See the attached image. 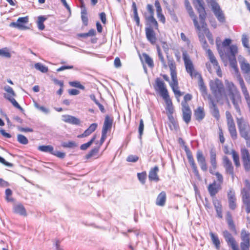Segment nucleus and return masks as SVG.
<instances>
[{
    "label": "nucleus",
    "mask_w": 250,
    "mask_h": 250,
    "mask_svg": "<svg viewBox=\"0 0 250 250\" xmlns=\"http://www.w3.org/2000/svg\"><path fill=\"white\" fill-rule=\"evenodd\" d=\"M240 62L241 68L243 73H250V64L245 61H241Z\"/></svg>",
    "instance_id": "a19ab883"
},
{
    "label": "nucleus",
    "mask_w": 250,
    "mask_h": 250,
    "mask_svg": "<svg viewBox=\"0 0 250 250\" xmlns=\"http://www.w3.org/2000/svg\"><path fill=\"white\" fill-rule=\"evenodd\" d=\"M0 56L9 58L11 55L10 52H8L6 48L0 49Z\"/></svg>",
    "instance_id": "4d7b16f0"
},
{
    "label": "nucleus",
    "mask_w": 250,
    "mask_h": 250,
    "mask_svg": "<svg viewBox=\"0 0 250 250\" xmlns=\"http://www.w3.org/2000/svg\"><path fill=\"white\" fill-rule=\"evenodd\" d=\"M234 161V164L236 167L240 166V163L239 161V157L238 154L234 150H232L231 152Z\"/></svg>",
    "instance_id": "c03bdc74"
},
{
    "label": "nucleus",
    "mask_w": 250,
    "mask_h": 250,
    "mask_svg": "<svg viewBox=\"0 0 250 250\" xmlns=\"http://www.w3.org/2000/svg\"><path fill=\"white\" fill-rule=\"evenodd\" d=\"M97 126L98 125L96 123L92 124L83 133L78 135L77 137L79 138H82L89 136L96 129Z\"/></svg>",
    "instance_id": "393cba45"
},
{
    "label": "nucleus",
    "mask_w": 250,
    "mask_h": 250,
    "mask_svg": "<svg viewBox=\"0 0 250 250\" xmlns=\"http://www.w3.org/2000/svg\"><path fill=\"white\" fill-rule=\"evenodd\" d=\"M145 30L146 37L148 41L152 44L155 43L156 41V38L153 28L151 27H146Z\"/></svg>",
    "instance_id": "4be33fe9"
},
{
    "label": "nucleus",
    "mask_w": 250,
    "mask_h": 250,
    "mask_svg": "<svg viewBox=\"0 0 250 250\" xmlns=\"http://www.w3.org/2000/svg\"><path fill=\"white\" fill-rule=\"evenodd\" d=\"M62 120L65 123L72 125H79L80 124V121L79 119L69 115H62Z\"/></svg>",
    "instance_id": "412c9836"
},
{
    "label": "nucleus",
    "mask_w": 250,
    "mask_h": 250,
    "mask_svg": "<svg viewBox=\"0 0 250 250\" xmlns=\"http://www.w3.org/2000/svg\"><path fill=\"white\" fill-rule=\"evenodd\" d=\"M62 146L63 147L73 148L77 146V145L76 143L74 141H69L68 142L62 143Z\"/></svg>",
    "instance_id": "6e6d98bb"
},
{
    "label": "nucleus",
    "mask_w": 250,
    "mask_h": 250,
    "mask_svg": "<svg viewBox=\"0 0 250 250\" xmlns=\"http://www.w3.org/2000/svg\"><path fill=\"white\" fill-rule=\"evenodd\" d=\"M155 6L156 9L157 15H160L161 12H162V8L159 1L158 0L155 1Z\"/></svg>",
    "instance_id": "774afa93"
},
{
    "label": "nucleus",
    "mask_w": 250,
    "mask_h": 250,
    "mask_svg": "<svg viewBox=\"0 0 250 250\" xmlns=\"http://www.w3.org/2000/svg\"><path fill=\"white\" fill-rule=\"evenodd\" d=\"M208 99L209 101V108L212 116L218 120L220 118V114L216 104L210 95H208Z\"/></svg>",
    "instance_id": "f8f14e48"
},
{
    "label": "nucleus",
    "mask_w": 250,
    "mask_h": 250,
    "mask_svg": "<svg viewBox=\"0 0 250 250\" xmlns=\"http://www.w3.org/2000/svg\"><path fill=\"white\" fill-rule=\"evenodd\" d=\"M4 97L10 101L14 106L21 111H23V109L20 106L16 100L13 97L10 96L9 94H4Z\"/></svg>",
    "instance_id": "473e14b6"
},
{
    "label": "nucleus",
    "mask_w": 250,
    "mask_h": 250,
    "mask_svg": "<svg viewBox=\"0 0 250 250\" xmlns=\"http://www.w3.org/2000/svg\"><path fill=\"white\" fill-rule=\"evenodd\" d=\"M228 97L230 99L237 113L241 116V111L240 107V104L242 103V98L240 93H237L234 94L229 95Z\"/></svg>",
    "instance_id": "423d86ee"
},
{
    "label": "nucleus",
    "mask_w": 250,
    "mask_h": 250,
    "mask_svg": "<svg viewBox=\"0 0 250 250\" xmlns=\"http://www.w3.org/2000/svg\"><path fill=\"white\" fill-rule=\"evenodd\" d=\"M34 106L39 110L43 113L44 114L47 115L50 113V110L44 106L40 105L39 104L36 102L34 103Z\"/></svg>",
    "instance_id": "a18cd8bd"
},
{
    "label": "nucleus",
    "mask_w": 250,
    "mask_h": 250,
    "mask_svg": "<svg viewBox=\"0 0 250 250\" xmlns=\"http://www.w3.org/2000/svg\"><path fill=\"white\" fill-rule=\"evenodd\" d=\"M113 120L107 115L106 116L102 132L107 133V131L111 129Z\"/></svg>",
    "instance_id": "a878e982"
},
{
    "label": "nucleus",
    "mask_w": 250,
    "mask_h": 250,
    "mask_svg": "<svg viewBox=\"0 0 250 250\" xmlns=\"http://www.w3.org/2000/svg\"><path fill=\"white\" fill-rule=\"evenodd\" d=\"M17 141L22 145H27L28 143L27 138L22 134H18L17 135Z\"/></svg>",
    "instance_id": "3c124183"
},
{
    "label": "nucleus",
    "mask_w": 250,
    "mask_h": 250,
    "mask_svg": "<svg viewBox=\"0 0 250 250\" xmlns=\"http://www.w3.org/2000/svg\"><path fill=\"white\" fill-rule=\"evenodd\" d=\"M197 11L199 13L200 22L201 24V26H200V29L202 28L204 32V33H205L206 32V29L209 30L207 27V24L205 21L207 14L205 8L198 9L197 10ZM200 30L201 29H200L199 31H200Z\"/></svg>",
    "instance_id": "2eb2a0df"
},
{
    "label": "nucleus",
    "mask_w": 250,
    "mask_h": 250,
    "mask_svg": "<svg viewBox=\"0 0 250 250\" xmlns=\"http://www.w3.org/2000/svg\"><path fill=\"white\" fill-rule=\"evenodd\" d=\"M14 213L21 216H26L27 214L23 205L21 203H18L14 205L13 207Z\"/></svg>",
    "instance_id": "f3484780"
},
{
    "label": "nucleus",
    "mask_w": 250,
    "mask_h": 250,
    "mask_svg": "<svg viewBox=\"0 0 250 250\" xmlns=\"http://www.w3.org/2000/svg\"><path fill=\"white\" fill-rule=\"evenodd\" d=\"M229 53L230 55L229 57H235L236 54L238 52V48L235 45H231L229 47Z\"/></svg>",
    "instance_id": "8fccbe9b"
},
{
    "label": "nucleus",
    "mask_w": 250,
    "mask_h": 250,
    "mask_svg": "<svg viewBox=\"0 0 250 250\" xmlns=\"http://www.w3.org/2000/svg\"><path fill=\"white\" fill-rule=\"evenodd\" d=\"M34 66L37 70L42 72V73H47L48 71V67L40 62L35 63Z\"/></svg>",
    "instance_id": "37998d69"
},
{
    "label": "nucleus",
    "mask_w": 250,
    "mask_h": 250,
    "mask_svg": "<svg viewBox=\"0 0 250 250\" xmlns=\"http://www.w3.org/2000/svg\"><path fill=\"white\" fill-rule=\"evenodd\" d=\"M159 170V167L157 166L150 169L148 174V178L150 181H153L156 182L159 181L160 179L158 175Z\"/></svg>",
    "instance_id": "6ab92c4d"
},
{
    "label": "nucleus",
    "mask_w": 250,
    "mask_h": 250,
    "mask_svg": "<svg viewBox=\"0 0 250 250\" xmlns=\"http://www.w3.org/2000/svg\"><path fill=\"white\" fill-rule=\"evenodd\" d=\"M185 151L186 153V155L187 157V159L191 167L193 172L195 174V175L197 176H199V172L197 169V166L195 163L193 157L192 156V154L189 149L187 146H185Z\"/></svg>",
    "instance_id": "9d476101"
},
{
    "label": "nucleus",
    "mask_w": 250,
    "mask_h": 250,
    "mask_svg": "<svg viewBox=\"0 0 250 250\" xmlns=\"http://www.w3.org/2000/svg\"><path fill=\"white\" fill-rule=\"evenodd\" d=\"M194 5L197 10L205 8L203 0H193Z\"/></svg>",
    "instance_id": "603ef678"
},
{
    "label": "nucleus",
    "mask_w": 250,
    "mask_h": 250,
    "mask_svg": "<svg viewBox=\"0 0 250 250\" xmlns=\"http://www.w3.org/2000/svg\"><path fill=\"white\" fill-rule=\"evenodd\" d=\"M242 159L244 169L247 171L250 170V153L246 148L241 150Z\"/></svg>",
    "instance_id": "1a4fd4ad"
},
{
    "label": "nucleus",
    "mask_w": 250,
    "mask_h": 250,
    "mask_svg": "<svg viewBox=\"0 0 250 250\" xmlns=\"http://www.w3.org/2000/svg\"><path fill=\"white\" fill-rule=\"evenodd\" d=\"M197 77L199 79L198 84L200 90L201 92L202 96L204 97V98H205L206 97H208V95H209V94H208L207 87L204 84L201 75L200 74H199Z\"/></svg>",
    "instance_id": "5701e85b"
},
{
    "label": "nucleus",
    "mask_w": 250,
    "mask_h": 250,
    "mask_svg": "<svg viewBox=\"0 0 250 250\" xmlns=\"http://www.w3.org/2000/svg\"><path fill=\"white\" fill-rule=\"evenodd\" d=\"M242 201L246 206V211L248 213H250V194L249 191L244 188L241 191Z\"/></svg>",
    "instance_id": "4468645a"
},
{
    "label": "nucleus",
    "mask_w": 250,
    "mask_h": 250,
    "mask_svg": "<svg viewBox=\"0 0 250 250\" xmlns=\"http://www.w3.org/2000/svg\"><path fill=\"white\" fill-rule=\"evenodd\" d=\"M218 21L221 23L226 22L225 15L216 0H206Z\"/></svg>",
    "instance_id": "7ed1b4c3"
},
{
    "label": "nucleus",
    "mask_w": 250,
    "mask_h": 250,
    "mask_svg": "<svg viewBox=\"0 0 250 250\" xmlns=\"http://www.w3.org/2000/svg\"><path fill=\"white\" fill-rule=\"evenodd\" d=\"M28 21V17H20L18 19L17 22H11L10 26L18 29H23L25 28L23 24L27 23Z\"/></svg>",
    "instance_id": "dca6fc26"
},
{
    "label": "nucleus",
    "mask_w": 250,
    "mask_h": 250,
    "mask_svg": "<svg viewBox=\"0 0 250 250\" xmlns=\"http://www.w3.org/2000/svg\"><path fill=\"white\" fill-rule=\"evenodd\" d=\"M84 13H85L84 14V13H83V12H81V19H82V22H83V24L85 26H86L88 24V18H87V11H86Z\"/></svg>",
    "instance_id": "e2e57ef3"
},
{
    "label": "nucleus",
    "mask_w": 250,
    "mask_h": 250,
    "mask_svg": "<svg viewBox=\"0 0 250 250\" xmlns=\"http://www.w3.org/2000/svg\"><path fill=\"white\" fill-rule=\"evenodd\" d=\"M219 186V185L216 184L215 181L209 185L208 186V191L210 196L213 197L218 193Z\"/></svg>",
    "instance_id": "c85d7f7f"
},
{
    "label": "nucleus",
    "mask_w": 250,
    "mask_h": 250,
    "mask_svg": "<svg viewBox=\"0 0 250 250\" xmlns=\"http://www.w3.org/2000/svg\"><path fill=\"white\" fill-rule=\"evenodd\" d=\"M38 150L46 153H49L51 154L53 153L54 148L50 145L40 146L38 147Z\"/></svg>",
    "instance_id": "4c0bfd02"
},
{
    "label": "nucleus",
    "mask_w": 250,
    "mask_h": 250,
    "mask_svg": "<svg viewBox=\"0 0 250 250\" xmlns=\"http://www.w3.org/2000/svg\"><path fill=\"white\" fill-rule=\"evenodd\" d=\"M146 20L147 22V24L149 26V27L157 29L158 24L156 19L154 18V16L150 15L149 16L146 17Z\"/></svg>",
    "instance_id": "7c9ffc66"
},
{
    "label": "nucleus",
    "mask_w": 250,
    "mask_h": 250,
    "mask_svg": "<svg viewBox=\"0 0 250 250\" xmlns=\"http://www.w3.org/2000/svg\"><path fill=\"white\" fill-rule=\"evenodd\" d=\"M228 96L240 92L236 85L232 82L229 81H225Z\"/></svg>",
    "instance_id": "aec40b11"
},
{
    "label": "nucleus",
    "mask_w": 250,
    "mask_h": 250,
    "mask_svg": "<svg viewBox=\"0 0 250 250\" xmlns=\"http://www.w3.org/2000/svg\"><path fill=\"white\" fill-rule=\"evenodd\" d=\"M213 204L216 211L217 217L222 218L223 217L222 206L221 202L217 199H214L213 200Z\"/></svg>",
    "instance_id": "bb28decb"
},
{
    "label": "nucleus",
    "mask_w": 250,
    "mask_h": 250,
    "mask_svg": "<svg viewBox=\"0 0 250 250\" xmlns=\"http://www.w3.org/2000/svg\"><path fill=\"white\" fill-rule=\"evenodd\" d=\"M4 89L5 91H6L8 94H9L10 96L11 97H15L16 96V93H15L14 91L12 89V87H11L9 85H6L4 87Z\"/></svg>",
    "instance_id": "680f3d73"
},
{
    "label": "nucleus",
    "mask_w": 250,
    "mask_h": 250,
    "mask_svg": "<svg viewBox=\"0 0 250 250\" xmlns=\"http://www.w3.org/2000/svg\"><path fill=\"white\" fill-rule=\"evenodd\" d=\"M96 138V136L95 135L92 137V138L90 139V140L89 141H88L87 143L82 145L80 146V149L83 150H85L87 149L92 144V143L93 142H94Z\"/></svg>",
    "instance_id": "49530a36"
},
{
    "label": "nucleus",
    "mask_w": 250,
    "mask_h": 250,
    "mask_svg": "<svg viewBox=\"0 0 250 250\" xmlns=\"http://www.w3.org/2000/svg\"><path fill=\"white\" fill-rule=\"evenodd\" d=\"M166 201V193L165 191H162L157 196L156 201V204L159 206H164Z\"/></svg>",
    "instance_id": "cd10ccee"
},
{
    "label": "nucleus",
    "mask_w": 250,
    "mask_h": 250,
    "mask_svg": "<svg viewBox=\"0 0 250 250\" xmlns=\"http://www.w3.org/2000/svg\"><path fill=\"white\" fill-rule=\"evenodd\" d=\"M229 62L230 66L234 69L236 76L238 74H240L239 73L238 69L237 66V62L235 57H229Z\"/></svg>",
    "instance_id": "ea45409f"
},
{
    "label": "nucleus",
    "mask_w": 250,
    "mask_h": 250,
    "mask_svg": "<svg viewBox=\"0 0 250 250\" xmlns=\"http://www.w3.org/2000/svg\"><path fill=\"white\" fill-rule=\"evenodd\" d=\"M227 126L232 139L236 140L237 138V134L234 121L227 122Z\"/></svg>",
    "instance_id": "a211bd4d"
},
{
    "label": "nucleus",
    "mask_w": 250,
    "mask_h": 250,
    "mask_svg": "<svg viewBox=\"0 0 250 250\" xmlns=\"http://www.w3.org/2000/svg\"><path fill=\"white\" fill-rule=\"evenodd\" d=\"M168 64L170 69V72L176 71V66L175 62L173 60L168 59Z\"/></svg>",
    "instance_id": "69168bd1"
},
{
    "label": "nucleus",
    "mask_w": 250,
    "mask_h": 250,
    "mask_svg": "<svg viewBox=\"0 0 250 250\" xmlns=\"http://www.w3.org/2000/svg\"><path fill=\"white\" fill-rule=\"evenodd\" d=\"M249 38L246 34H243L242 37V42L243 46L247 48L250 49L249 44Z\"/></svg>",
    "instance_id": "5fc2aeb1"
},
{
    "label": "nucleus",
    "mask_w": 250,
    "mask_h": 250,
    "mask_svg": "<svg viewBox=\"0 0 250 250\" xmlns=\"http://www.w3.org/2000/svg\"><path fill=\"white\" fill-rule=\"evenodd\" d=\"M137 177L138 179L142 184H144L145 183L146 177V172L138 173Z\"/></svg>",
    "instance_id": "13d9d810"
},
{
    "label": "nucleus",
    "mask_w": 250,
    "mask_h": 250,
    "mask_svg": "<svg viewBox=\"0 0 250 250\" xmlns=\"http://www.w3.org/2000/svg\"><path fill=\"white\" fill-rule=\"evenodd\" d=\"M143 57L145 62L147 64L149 67L152 68L154 66L153 61L148 55L146 53H143Z\"/></svg>",
    "instance_id": "de8ad7c7"
},
{
    "label": "nucleus",
    "mask_w": 250,
    "mask_h": 250,
    "mask_svg": "<svg viewBox=\"0 0 250 250\" xmlns=\"http://www.w3.org/2000/svg\"><path fill=\"white\" fill-rule=\"evenodd\" d=\"M196 159L201 170L205 172L207 171L208 170V167L206 163V158L203 155V152L201 150H198L197 151Z\"/></svg>",
    "instance_id": "ddd939ff"
},
{
    "label": "nucleus",
    "mask_w": 250,
    "mask_h": 250,
    "mask_svg": "<svg viewBox=\"0 0 250 250\" xmlns=\"http://www.w3.org/2000/svg\"><path fill=\"white\" fill-rule=\"evenodd\" d=\"M187 11H188L190 17L192 19L195 28L198 30H199L200 29V25L198 23V22L197 21V17L195 15V14H194V12L192 8L189 9V10H187Z\"/></svg>",
    "instance_id": "2f4dec72"
},
{
    "label": "nucleus",
    "mask_w": 250,
    "mask_h": 250,
    "mask_svg": "<svg viewBox=\"0 0 250 250\" xmlns=\"http://www.w3.org/2000/svg\"><path fill=\"white\" fill-rule=\"evenodd\" d=\"M216 151L214 149H211L210 150V162L213 169L217 167V163L216 161Z\"/></svg>",
    "instance_id": "72a5a7b5"
},
{
    "label": "nucleus",
    "mask_w": 250,
    "mask_h": 250,
    "mask_svg": "<svg viewBox=\"0 0 250 250\" xmlns=\"http://www.w3.org/2000/svg\"><path fill=\"white\" fill-rule=\"evenodd\" d=\"M156 90H159L161 96L165 100L166 104V110L167 114H173L174 108L172 102L169 98L168 91L166 87L165 83L160 78L155 80V85H154Z\"/></svg>",
    "instance_id": "f257e3e1"
},
{
    "label": "nucleus",
    "mask_w": 250,
    "mask_h": 250,
    "mask_svg": "<svg viewBox=\"0 0 250 250\" xmlns=\"http://www.w3.org/2000/svg\"><path fill=\"white\" fill-rule=\"evenodd\" d=\"M209 235L213 244L214 245L216 249L219 250L220 247V242L217 235L214 234L213 232H210Z\"/></svg>",
    "instance_id": "e433bc0d"
},
{
    "label": "nucleus",
    "mask_w": 250,
    "mask_h": 250,
    "mask_svg": "<svg viewBox=\"0 0 250 250\" xmlns=\"http://www.w3.org/2000/svg\"><path fill=\"white\" fill-rule=\"evenodd\" d=\"M236 122L241 137L246 141L247 147H250V125L243 118H236Z\"/></svg>",
    "instance_id": "f03ea898"
},
{
    "label": "nucleus",
    "mask_w": 250,
    "mask_h": 250,
    "mask_svg": "<svg viewBox=\"0 0 250 250\" xmlns=\"http://www.w3.org/2000/svg\"><path fill=\"white\" fill-rule=\"evenodd\" d=\"M181 105L182 106V118L183 121L188 124L191 121L192 112L188 104L186 102H182Z\"/></svg>",
    "instance_id": "6e6552de"
},
{
    "label": "nucleus",
    "mask_w": 250,
    "mask_h": 250,
    "mask_svg": "<svg viewBox=\"0 0 250 250\" xmlns=\"http://www.w3.org/2000/svg\"><path fill=\"white\" fill-rule=\"evenodd\" d=\"M210 43H213V39L211 33L209 30L206 29V32L204 33Z\"/></svg>",
    "instance_id": "338daca9"
},
{
    "label": "nucleus",
    "mask_w": 250,
    "mask_h": 250,
    "mask_svg": "<svg viewBox=\"0 0 250 250\" xmlns=\"http://www.w3.org/2000/svg\"><path fill=\"white\" fill-rule=\"evenodd\" d=\"M194 115L196 120L198 121H202L205 116L204 107L202 106H198L194 110Z\"/></svg>",
    "instance_id": "b1692460"
},
{
    "label": "nucleus",
    "mask_w": 250,
    "mask_h": 250,
    "mask_svg": "<svg viewBox=\"0 0 250 250\" xmlns=\"http://www.w3.org/2000/svg\"><path fill=\"white\" fill-rule=\"evenodd\" d=\"M183 58L187 72L192 78L197 77L199 74L195 71L193 63L186 51L183 52Z\"/></svg>",
    "instance_id": "39448f33"
},
{
    "label": "nucleus",
    "mask_w": 250,
    "mask_h": 250,
    "mask_svg": "<svg viewBox=\"0 0 250 250\" xmlns=\"http://www.w3.org/2000/svg\"><path fill=\"white\" fill-rule=\"evenodd\" d=\"M144 129V121H143V119H141L140 120V123H139V128H138V131H139V137L140 139H141V138H142V136L143 134Z\"/></svg>",
    "instance_id": "bf43d9fd"
},
{
    "label": "nucleus",
    "mask_w": 250,
    "mask_h": 250,
    "mask_svg": "<svg viewBox=\"0 0 250 250\" xmlns=\"http://www.w3.org/2000/svg\"><path fill=\"white\" fill-rule=\"evenodd\" d=\"M99 150V147L93 148L88 153V154H86V155L85 156L86 158L87 159L90 158L91 157L98 153Z\"/></svg>",
    "instance_id": "864d4df0"
},
{
    "label": "nucleus",
    "mask_w": 250,
    "mask_h": 250,
    "mask_svg": "<svg viewBox=\"0 0 250 250\" xmlns=\"http://www.w3.org/2000/svg\"><path fill=\"white\" fill-rule=\"evenodd\" d=\"M207 54L211 63L214 66L219 67L218 63L210 49H207Z\"/></svg>",
    "instance_id": "58836bf2"
},
{
    "label": "nucleus",
    "mask_w": 250,
    "mask_h": 250,
    "mask_svg": "<svg viewBox=\"0 0 250 250\" xmlns=\"http://www.w3.org/2000/svg\"><path fill=\"white\" fill-rule=\"evenodd\" d=\"M236 200V198H232V199H228L229 208L232 210L235 209L236 207V205L235 203Z\"/></svg>",
    "instance_id": "0e129e2a"
},
{
    "label": "nucleus",
    "mask_w": 250,
    "mask_h": 250,
    "mask_svg": "<svg viewBox=\"0 0 250 250\" xmlns=\"http://www.w3.org/2000/svg\"><path fill=\"white\" fill-rule=\"evenodd\" d=\"M223 236L229 246L232 245V244L235 243L236 241L234 238L228 230H226L223 232Z\"/></svg>",
    "instance_id": "c756f323"
},
{
    "label": "nucleus",
    "mask_w": 250,
    "mask_h": 250,
    "mask_svg": "<svg viewBox=\"0 0 250 250\" xmlns=\"http://www.w3.org/2000/svg\"><path fill=\"white\" fill-rule=\"evenodd\" d=\"M69 84L73 87H75L76 88H79L81 89L84 90L85 87L83 85L81 84L78 81H73L70 82Z\"/></svg>",
    "instance_id": "052dcab7"
},
{
    "label": "nucleus",
    "mask_w": 250,
    "mask_h": 250,
    "mask_svg": "<svg viewBox=\"0 0 250 250\" xmlns=\"http://www.w3.org/2000/svg\"><path fill=\"white\" fill-rule=\"evenodd\" d=\"M210 90L214 95L217 102H219L222 98L224 93V86L222 81L218 79L214 81H211L209 83Z\"/></svg>",
    "instance_id": "20e7f679"
},
{
    "label": "nucleus",
    "mask_w": 250,
    "mask_h": 250,
    "mask_svg": "<svg viewBox=\"0 0 250 250\" xmlns=\"http://www.w3.org/2000/svg\"><path fill=\"white\" fill-rule=\"evenodd\" d=\"M241 239L242 240L240 243L241 250L249 249L250 247V233L245 229H242L241 232Z\"/></svg>",
    "instance_id": "0eeeda50"
},
{
    "label": "nucleus",
    "mask_w": 250,
    "mask_h": 250,
    "mask_svg": "<svg viewBox=\"0 0 250 250\" xmlns=\"http://www.w3.org/2000/svg\"><path fill=\"white\" fill-rule=\"evenodd\" d=\"M237 79L239 83L243 94H247V93H249L248 91L247 90V88L245 86L243 78L241 77V75L240 74H237Z\"/></svg>",
    "instance_id": "c9c22d12"
},
{
    "label": "nucleus",
    "mask_w": 250,
    "mask_h": 250,
    "mask_svg": "<svg viewBox=\"0 0 250 250\" xmlns=\"http://www.w3.org/2000/svg\"><path fill=\"white\" fill-rule=\"evenodd\" d=\"M38 28L40 30H43L45 28L43 22L46 20V18L43 16H40L38 17Z\"/></svg>",
    "instance_id": "79ce46f5"
},
{
    "label": "nucleus",
    "mask_w": 250,
    "mask_h": 250,
    "mask_svg": "<svg viewBox=\"0 0 250 250\" xmlns=\"http://www.w3.org/2000/svg\"><path fill=\"white\" fill-rule=\"evenodd\" d=\"M223 163L226 173L230 175L232 179L233 180L234 177V167L232 166V162L227 156H225L223 158Z\"/></svg>",
    "instance_id": "9b49d317"
},
{
    "label": "nucleus",
    "mask_w": 250,
    "mask_h": 250,
    "mask_svg": "<svg viewBox=\"0 0 250 250\" xmlns=\"http://www.w3.org/2000/svg\"><path fill=\"white\" fill-rule=\"evenodd\" d=\"M90 98L98 106L100 110L102 113H104L105 112L104 106L98 102V101L96 99L95 96L94 94L90 95Z\"/></svg>",
    "instance_id": "09e8293b"
},
{
    "label": "nucleus",
    "mask_w": 250,
    "mask_h": 250,
    "mask_svg": "<svg viewBox=\"0 0 250 250\" xmlns=\"http://www.w3.org/2000/svg\"><path fill=\"white\" fill-rule=\"evenodd\" d=\"M226 220L228 224L229 229L234 232H236L235 226L233 223L231 215L229 212H227Z\"/></svg>",
    "instance_id": "f704fd0d"
}]
</instances>
